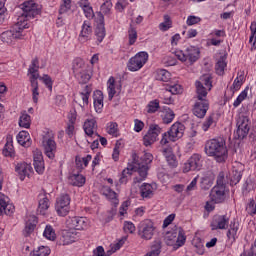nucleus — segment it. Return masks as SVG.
<instances>
[{
  "instance_id": "obj_26",
  "label": "nucleus",
  "mask_w": 256,
  "mask_h": 256,
  "mask_svg": "<svg viewBox=\"0 0 256 256\" xmlns=\"http://www.w3.org/2000/svg\"><path fill=\"white\" fill-rule=\"evenodd\" d=\"M50 206L51 202L49 201V198H47L45 194H41L39 196L37 212L40 213V215H45Z\"/></svg>"
},
{
  "instance_id": "obj_33",
  "label": "nucleus",
  "mask_w": 256,
  "mask_h": 256,
  "mask_svg": "<svg viewBox=\"0 0 256 256\" xmlns=\"http://www.w3.org/2000/svg\"><path fill=\"white\" fill-rule=\"evenodd\" d=\"M17 142L22 147H31V136L27 131H20L16 137Z\"/></svg>"
},
{
  "instance_id": "obj_64",
  "label": "nucleus",
  "mask_w": 256,
  "mask_h": 256,
  "mask_svg": "<svg viewBox=\"0 0 256 256\" xmlns=\"http://www.w3.org/2000/svg\"><path fill=\"white\" fill-rule=\"evenodd\" d=\"M213 185V181L209 179V177H203L201 180L202 189H209Z\"/></svg>"
},
{
  "instance_id": "obj_15",
  "label": "nucleus",
  "mask_w": 256,
  "mask_h": 256,
  "mask_svg": "<svg viewBox=\"0 0 256 256\" xmlns=\"http://www.w3.org/2000/svg\"><path fill=\"white\" fill-rule=\"evenodd\" d=\"M162 129L157 124H151L146 135L143 137V145L145 147H151L161 135Z\"/></svg>"
},
{
  "instance_id": "obj_58",
  "label": "nucleus",
  "mask_w": 256,
  "mask_h": 256,
  "mask_svg": "<svg viewBox=\"0 0 256 256\" xmlns=\"http://www.w3.org/2000/svg\"><path fill=\"white\" fill-rule=\"evenodd\" d=\"M38 79L44 83L49 91H53V80L51 79V76L45 74L42 77L39 76Z\"/></svg>"
},
{
  "instance_id": "obj_13",
  "label": "nucleus",
  "mask_w": 256,
  "mask_h": 256,
  "mask_svg": "<svg viewBox=\"0 0 256 256\" xmlns=\"http://www.w3.org/2000/svg\"><path fill=\"white\" fill-rule=\"evenodd\" d=\"M138 235L141 239L149 241L155 235V224L151 220H144L139 225Z\"/></svg>"
},
{
  "instance_id": "obj_63",
  "label": "nucleus",
  "mask_w": 256,
  "mask_h": 256,
  "mask_svg": "<svg viewBox=\"0 0 256 256\" xmlns=\"http://www.w3.org/2000/svg\"><path fill=\"white\" fill-rule=\"evenodd\" d=\"M197 23H201V18L197 16H188L186 20V24L191 27L193 25H197Z\"/></svg>"
},
{
  "instance_id": "obj_25",
  "label": "nucleus",
  "mask_w": 256,
  "mask_h": 256,
  "mask_svg": "<svg viewBox=\"0 0 256 256\" xmlns=\"http://www.w3.org/2000/svg\"><path fill=\"white\" fill-rule=\"evenodd\" d=\"M162 153L171 169H175V167L179 165V163L177 162V157L175 156V154H173V150H171V148H164Z\"/></svg>"
},
{
  "instance_id": "obj_14",
  "label": "nucleus",
  "mask_w": 256,
  "mask_h": 256,
  "mask_svg": "<svg viewBox=\"0 0 256 256\" xmlns=\"http://www.w3.org/2000/svg\"><path fill=\"white\" fill-rule=\"evenodd\" d=\"M67 227L73 229L74 231H85L89 228V220L86 217H69L66 221Z\"/></svg>"
},
{
  "instance_id": "obj_11",
  "label": "nucleus",
  "mask_w": 256,
  "mask_h": 256,
  "mask_svg": "<svg viewBox=\"0 0 256 256\" xmlns=\"http://www.w3.org/2000/svg\"><path fill=\"white\" fill-rule=\"evenodd\" d=\"M71 197L69 194H62L56 199L55 209L59 217H67L71 210Z\"/></svg>"
},
{
  "instance_id": "obj_1",
  "label": "nucleus",
  "mask_w": 256,
  "mask_h": 256,
  "mask_svg": "<svg viewBox=\"0 0 256 256\" xmlns=\"http://www.w3.org/2000/svg\"><path fill=\"white\" fill-rule=\"evenodd\" d=\"M195 85L197 100L193 107V114L199 119H203L209 111V100H206V98L208 91H211L213 87L211 76L209 74L203 75L199 81H196Z\"/></svg>"
},
{
  "instance_id": "obj_29",
  "label": "nucleus",
  "mask_w": 256,
  "mask_h": 256,
  "mask_svg": "<svg viewBox=\"0 0 256 256\" xmlns=\"http://www.w3.org/2000/svg\"><path fill=\"white\" fill-rule=\"evenodd\" d=\"M93 99L96 113H101L103 111V92L101 90H96Z\"/></svg>"
},
{
  "instance_id": "obj_41",
  "label": "nucleus",
  "mask_w": 256,
  "mask_h": 256,
  "mask_svg": "<svg viewBox=\"0 0 256 256\" xmlns=\"http://www.w3.org/2000/svg\"><path fill=\"white\" fill-rule=\"evenodd\" d=\"M85 176L81 174H72L69 177V183L74 187H83L85 185Z\"/></svg>"
},
{
  "instance_id": "obj_9",
  "label": "nucleus",
  "mask_w": 256,
  "mask_h": 256,
  "mask_svg": "<svg viewBox=\"0 0 256 256\" xmlns=\"http://www.w3.org/2000/svg\"><path fill=\"white\" fill-rule=\"evenodd\" d=\"M164 241L166 245H169L174 249H179V247H183V245H185V242L187 241V236H185V231L179 228L178 233L166 232V234L164 235Z\"/></svg>"
},
{
  "instance_id": "obj_61",
  "label": "nucleus",
  "mask_w": 256,
  "mask_h": 256,
  "mask_svg": "<svg viewBox=\"0 0 256 256\" xmlns=\"http://www.w3.org/2000/svg\"><path fill=\"white\" fill-rule=\"evenodd\" d=\"M246 211H247L248 215H256L255 200H250V202L246 206Z\"/></svg>"
},
{
  "instance_id": "obj_62",
  "label": "nucleus",
  "mask_w": 256,
  "mask_h": 256,
  "mask_svg": "<svg viewBox=\"0 0 256 256\" xmlns=\"http://www.w3.org/2000/svg\"><path fill=\"white\" fill-rule=\"evenodd\" d=\"M123 230L126 233L132 234L135 231V224H133V222L125 221L124 226H123Z\"/></svg>"
},
{
  "instance_id": "obj_24",
  "label": "nucleus",
  "mask_w": 256,
  "mask_h": 256,
  "mask_svg": "<svg viewBox=\"0 0 256 256\" xmlns=\"http://www.w3.org/2000/svg\"><path fill=\"white\" fill-rule=\"evenodd\" d=\"M237 231H239V222L232 221L229 225V229H228V232H227L228 240H227L226 247L231 248L233 243L236 241Z\"/></svg>"
},
{
  "instance_id": "obj_30",
  "label": "nucleus",
  "mask_w": 256,
  "mask_h": 256,
  "mask_svg": "<svg viewBox=\"0 0 256 256\" xmlns=\"http://www.w3.org/2000/svg\"><path fill=\"white\" fill-rule=\"evenodd\" d=\"M136 171L137 172V167H135L134 164H129L127 166V168H125L122 173H121V177L119 179V183L121 184H126L127 181H129V177H131V175H133V172Z\"/></svg>"
},
{
  "instance_id": "obj_7",
  "label": "nucleus",
  "mask_w": 256,
  "mask_h": 256,
  "mask_svg": "<svg viewBox=\"0 0 256 256\" xmlns=\"http://www.w3.org/2000/svg\"><path fill=\"white\" fill-rule=\"evenodd\" d=\"M210 199L214 203H223L225 201V172H219L216 185L211 189Z\"/></svg>"
},
{
  "instance_id": "obj_12",
  "label": "nucleus",
  "mask_w": 256,
  "mask_h": 256,
  "mask_svg": "<svg viewBox=\"0 0 256 256\" xmlns=\"http://www.w3.org/2000/svg\"><path fill=\"white\" fill-rule=\"evenodd\" d=\"M149 61V54L147 52H138L135 56L129 59L127 67L129 71H139L143 69L145 63Z\"/></svg>"
},
{
  "instance_id": "obj_17",
  "label": "nucleus",
  "mask_w": 256,
  "mask_h": 256,
  "mask_svg": "<svg viewBox=\"0 0 256 256\" xmlns=\"http://www.w3.org/2000/svg\"><path fill=\"white\" fill-rule=\"evenodd\" d=\"M10 199L5 194L0 193V215H13L15 206L9 203Z\"/></svg>"
},
{
  "instance_id": "obj_54",
  "label": "nucleus",
  "mask_w": 256,
  "mask_h": 256,
  "mask_svg": "<svg viewBox=\"0 0 256 256\" xmlns=\"http://www.w3.org/2000/svg\"><path fill=\"white\" fill-rule=\"evenodd\" d=\"M128 39H129V45H135L137 41V29L133 27V25H130L128 29Z\"/></svg>"
},
{
  "instance_id": "obj_60",
  "label": "nucleus",
  "mask_w": 256,
  "mask_h": 256,
  "mask_svg": "<svg viewBox=\"0 0 256 256\" xmlns=\"http://www.w3.org/2000/svg\"><path fill=\"white\" fill-rule=\"evenodd\" d=\"M241 85H243V76L236 77L230 89L233 92L239 91V89H241Z\"/></svg>"
},
{
  "instance_id": "obj_28",
  "label": "nucleus",
  "mask_w": 256,
  "mask_h": 256,
  "mask_svg": "<svg viewBox=\"0 0 256 256\" xmlns=\"http://www.w3.org/2000/svg\"><path fill=\"white\" fill-rule=\"evenodd\" d=\"M161 119L164 125H169L175 119V112L171 108L164 107L161 112Z\"/></svg>"
},
{
  "instance_id": "obj_23",
  "label": "nucleus",
  "mask_w": 256,
  "mask_h": 256,
  "mask_svg": "<svg viewBox=\"0 0 256 256\" xmlns=\"http://www.w3.org/2000/svg\"><path fill=\"white\" fill-rule=\"evenodd\" d=\"M77 239H79V233L70 228L69 230H64L62 232L60 242L62 245H71V243H75Z\"/></svg>"
},
{
  "instance_id": "obj_52",
  "label": "nucleus",
  "mask_w": 256,
  "mask_h": 256,
  "mask_svg": "<svg viewBox=\"0 0 256 256\" xmlns=\"http://www.w3.org/2000/svg\"><path fill=\"white\" fill-rule=\"evenodd\" d=\"M241 171L239 170H232V172L229 175L230 185H237L239 181H241Z\"/></svg>"
},
{
  "instance_id": "obj_56",
  "label": "nucleus",
  "mask_w": 256,
  "mask_h": 256,
  "mask_svg": "<svg viewBox=\"0 0 256 256\" xmlns=\"http://www.w3.org/2000/svg\"><path fill=\"white\" fill-rule=\"evenodd\" d=\"M249 93V88L244 89L236 98V100L234 101L233 105L234 107H239V105H241V103H243V101H245V99H247V95Z\"/></svg>"
},
{
  "instance_id": "obj_20",
  "label": "nucleus",
  "mask_w": 256,
  "mask_h": 256,
  "mask_svg": "<svg viewBox=\"0 0 256 256\" xmlns=\"http://www.w3.org/2000/svg\"><path fill=\"white\" fill-rule=\"evenodd\" d=\"M93 35V28L91 27L90 21H84L80 34L78 36L79 43H87Z\"/></svg>"
},
{
  "instance_id": "obj_38",
  "label": "nucleus",
  "mask_w": 256,
  "mask_h": 256,
  "mask_svg": "<svg viewBox=\"0 0 256 256\" xmlns=\"http://www.w3.org/2000/svg\"><path fill=\"white\" fill-rule=\"evenodd\" d=\"M166 93H171L172 95H181L183 93V86L175 82H169L166 84Z\"/></svg>"
},
{
  "instance_id": "obj_42",
  "label": "nucleus",
  "mask_w": 256,
  "mask_h": 256,
  "mask_svg": "<svg viewBox=\"0 0 256 256\" xmlns=\"http://www.w3.org/2000/svg\"><path fill=\"white\" fill-rule=\"evenodd\" d=\"M14 152V147H13V136L8 135L6 138V144L3 149V154L5 157H12Z\"/></svg>"
},
{
  "instance_id": "obj_46",
  "label": "nucleus",
  "mask_w": 256,
  "mask_h": 256,
  "mask_svg": "<svg viewBox=\"0 0 256 256\" xmlns=\"http://www.w3.org/2000/svg\"><path fill=\"white\" fill-rule=\"evenodd\" d=\"M107 91H108V98L111 101L115 94L117 93L116 87H115V78L110 77L107 82Z\"/></svg>"
},
{
  "instance_id": "obj_39",
  "label": "nucleus",
  "mask_w": 256,
  "mask_h": 256,
  "mask_svg": "<svg viewBox=\"0 0 256 256\" xmlns=\"http://www.w3.org/2000/svg\"><path fill=\"white\" fill-rule=\"evenodd\" d=\"M72 69L74 75H79V73L87 70V66L85 65V61H83V59L77 58L73 62Z\"/></svg>"
},
{
  "instance_id": "obj_37",
  "label": "nucleus",
  "mask_w": 256,
  "mask_h": 256,
  "mask_svg": "<svg viewBox=\"0 0 256 256\" xmlns=\"http://www.w3.org/2000/svg\"><path fill=\"white\" fill-rule=\"evenodd\" d=\"M102 194L104 197L108 198L114 205H119V200L117 199V193L109 188V186L102 187Z\"/></svg>"
},
{
  "instance_id": "obj_19",
  "label": "nucleus",
  "mask_w": 256,
  "mask_h": 256,
  "mask_svg": "<svg viewBox=\"0 0 256 256\" xmlns=\"http://www.w3.org/2000/svg\"><path fill=\"white\" fill-rule=\"evenodd\" d=\"M105 18L101 12L97 13L96 23L97 27L95 30V35L97 37L98 43H101L103 39H105V24H104Z\"/></svg>"
},
{
  "instance_id": "obj_59",
  "label": "nucleus",
  "mask_w": 256,
  "mask_h": 256,
  "mask_svg": "<svg viewBox=\"0 0 256 256\" xmlns=\"http://www.w3.org/2000/svg\"><path fill=\"white\" fill-rule=\"evenodd\" d=\"M159 111V101L154 100L147 105V113H157Z\"/></svg>"
},
{
  "instance_id": "obj_2",
  "label": "nucleus",
  "mask_w": 256,
  "mask_h": 256,
  "mask_svg": "<svg viewBox=\"0 0 256 256\" xmlns=\"http://www.w3.org/2000/svg\"><path fill=\"white\" fill-rule=\"evenodd\" d=\"M204 151L208 157H214L217 163L225 161V140L210 139L206 142Z\"/></svg>"
},
{
  "instance_id": "obj_21",
  "label": "nucleus",
  "mask_w": 256,
  "mask_h": 256,
  "mask_svg": "<svg viewBox=\"0 0 256 256\" xmlns=\"http://www.w3.org/2000/svg\"><path fill=\"white\" fill-rule=\"evenodd\" d=\"M15 171L18 174L19 179L25 181V177H29V175L33 173V167L26 162H20L16 165Z\"/></svg>"
},
{
  "instance_id": "obj_6",
  "label": "nucleus",
  "mask_w": 256,
  "mask_h": 256,
  "mask_svg": "<svg viewBox=\"0 0 256 256\" xmlns=\"http://www.w3.org/2000/svg\"><path fill=\"white\" fill-rule=\"evenodd\" d=\"M175 57L182 63H187L188 65H193L196 61H199L201 57V50L195 46H190L183 50H176L174 52Z\"/></svg>"
},
{
  "instance_id": "obj_49",
  "label": "nucleus",
  "mask_w": 256,
  "mask_h": 256,
  "mask_svg": "<svg viewBox=\"0 0 256 256\" xmlns=\"http://www.w3.org/2000/svg\"><path fill=\"white\" fill-rule=\"evenodd\" d=\"M173 27V21L169 15H164V21L159 24V30L162 32L169 31Z\"/></svg>"
},
{
  "instance_id": "obj_50",
  "label": "nucleus",
  "mask_w": 256,
  "mask_h": 256,
  "mask_svg": "<svg viewBox=\"0 0 256 256\" xmlns=\"http://www.w3.org/2000/svg\"><path fill=\"white\" fill-rule=\"evenodd\" d=\"M107 134L112 135V137H119V125L117 122H110L106 128Z\"/></svg>"
},
{
  "instance_id": "obj_5",
  "label": "nucleus",
  "mask_w": 256,
  "mask_h": 256,
  "mask_svg": "<svg viewBox=\"0 0 256 256\" xmlns=\"http://www.w3.org/2000/svg\"><path fill=\"white\" fill-rule=\"evenodd\" d=\"M25 27V24L17 22L10 30L1 33L0 40L7 45H15L17 41L25 39V33L23 32L24 29H27Z\"/></svg>"
},
{
  "instance_id": "obj_27",
  "label": "nucleus",
  "mask_w": 256,
  "mask_h": 256,
  "mask_svg": "<svg viewBox=\"0 0 256 256\" xmlns=\"http://www.w3.org/2000/svg\"><path fill=\"white\" fill-rule=\"evenodd\" d=\"M91 91H93V89L91 88V86L86 85L84 90L80 93L78 102L80 107H87V105H89V97L91 96Z\"/></svg>"
},
{
  "instance_id": "obj_31",
  "label": "nucleus",
  "mask_w": 256,
  "mask_h": 256,
  "mask_svg": "<svg viewBox=\"0 0 256 256\" xmlns=\"http://www.w3.org/2000/svg\"><path fill=\"white\" fill-rule=\"evenodd\" d=\"M29 79H39V58H34L28 69Z\"/></svg>"
},
{
  "instance_id": "obj_16",
  "label": "nucleus",
  "mask_w": 256,
  "mask_h": 256,
  "mask_svg": "<svg viewBox=\"0 0 256 256\" xmlns=\"http://www.w3.org/2000/svg\"><path fill=\"white\" fill-rule=\"evenodd\" d=\"M203 167V159L200 154H193L186 163H184L183 173L189 171H201Z\"/></svg>"
},
{
  "instance_id": "obj_8",
  "label": "nucleus",
  "mask_w": 256,
  "mask_h": 256,
  "mask_svg": "<svg viewBox=\"0 0 256 256\" xmlns=\"http://www.w3.org/2000/svg\"><path fill=\"white\" fill-rule=\"evenodd\" d=\"M184 133L185 125H183V123L181 122H176L170 127L169 131L163 134L160 144L167 145L169 141H178V139H181V137H183Z\"/></svg>"
},
{
  "instance_id": "obj_36",
  "label": "nucleus",
  "mask_w": 256,
  "mask_h": 256,
  "mask_svg": "<svg viewBox=\"0 0 256 256\" xmlns=\"http://www.w3.org/2000/svg\"><path fill=\"white\" fill-rule=\"evenodd\" d=\"M211 229H212V231H215L217 229H225V215L214 216L213 220L211 222Z\"/></svg>"
},
{
  "instance_id": "obj_34",
  "label": "nucleus",
  "mask_w": 256,
  "mask_h": 256,
  "mask_svg": "<svg viewBox=\"0 0 256 256\" xmlns=\"http://www.w3.org/2000/svg\"><path fill=\"white\" fill-rule=\"evenodd\" d=\"M156 81H162L163 83H171V73L165 69H159L155 72Z\"/></svg>"
},
{
  "instance_id": "obj_40",
  "label": "nucleus",
  "mask_w": 256,
  "mask_h": 256,
  "mask_svg": "<svg viewBox=\"0 0 256 256\" xmlns=\"http://www.w3.org/2000/svg\"><path fill=\"white\" fill-rule=\"evenodd\" d=\"M140 195L143 199H151L153 197V186L148 183H144L140 186Z\"/></svg>"
},
{
  "instance_id": "obj_3",
  "label": "nucleus",
  "mask_w": 256,
  "mask_h": 256,
  "mask_svg": "<svg viewBox=\"0 0 256 256\" xmlns=\"http://www.w3.org/2000/svg\"><path fill=\"white\" fill-rule=\"evenodd\" d=\"M20 9L23 11L22 15L18 17V23L26 25L25 28L29 29L30 19H35L39 13H41V8L39 4L35 3L33 0H28L20 5Z\"/></svg>"
},
{
  "instance_id": "obj_10",
  "label": "nucleus",
  "mask_w": 256,
  "mask_h": 256,
  "mask_svg": "<svg viewBox=\"0 0 256 256\" xmlns=\"http://www.w3.org/2000/svg\"><path fill=\"white\" fill-rule=\"evenodd\" d=\"M251 121L245 114H239L237 119V130L235 132V139H245L249 134Z\"/></svg>"
},
{
  "instance_id": "obj_35",
  "label": "nucleus",
  "mask_w": 256,
  "mask_h": 256,
  "mask_svg": "<svg viewBox=\"0 0 256 256\" xmlns=\"http://www.w3.org/2000/svg\"><path fill=\"white\" fill-rule=\"evenodd\" d=\"M70 9H71V0H62V4L60 5V9H59L60 16L58 17L57 25H63V21H61L63 19V16L61 15H65V13H67Z\"/></svg>"
},
{
  "instance_id": "obj_47",
  "label": "nucleus",
  "mask_w": 256,
  "mask_h": 256,
  "mask_svg": "<svg viewBox=\"0 0 256 256\" xmlns=\"http://www.w3.org/2000/svg\"><path fill=\"white\" fill-rule=\"evenodd\" d=\"M43 237H45V239H48L49 241H55V239H57V234L55 233V229H53V226L46 225L43 232Z\"/></svg>"
},
{
  "instance_id": "obj_18",
  "label": "nucleus",
  "mask_w": 256,
  "mask_h": 256,
  "mask_svg": "<svg viewBox=\"0 0 256 256\" xmlns=\"http://www.w3.org/2000/svg\"><path fill=\"white\" fill-rule=\"evenodd\" d=\"M83 129L87 137H97V139H99V134L97 133V120L95 118L86 119Z\"/></svg>"
},
{
  "instance_id": "obj_55",
  "label": "nucleus",
  "mask_w": 256,
  "mask_h": 256,
  "mask_svg": "<svg viewBox=\"0 0 256 256\" xmlns=\"http://www.w3.org/2000/svg\"><path fill=\"white\" fill-rule=\"evenodd\" d=\"M51 253V249L47 246H40L37 250L32 252V256H48Z\"/></svg>"
},
{
  "instance_id": "obj_45",
  "label": "nucleus",
  "mask_w": 256,
  "mask_h": 256,
  "mask_svg": "<svg viewBox=\"0 0 256 256\" xmlns=\"http://www.w3.org/2000/svg\"><path fill=\"white\" fill-rule=\"evenodd\" d=\"M251 35L249 38V45L251 51L256 50V22H252L250 26Z\"/></svg>"
},
{
  "instance_id": "obj_43",
  "label": "nucleus",
  "mask_w": 256,
  "mask_h": 256,
  "mask_svg": "<svg viewBox=\"0 0 256 256\" xmlns=\"http://www.w3.org/2000/svg\"><path fill=\"white\" fill-rule=\"evenodd\" d=\"M93 159L91 155H87L86 157H76V167L79 171H83L85 167L89 165V162Z\"/></svg>"
},
{
  "instance_id": "obj_51",
  "label": "nucleus",
  "mask_w": 256,
  "mask_h": 256,
  "mask_svg": "<svg viewBox=\"0 0 256 256\" xmlns=\"http://www.w3.org/2000/svg\"><path fill=\"white\" fill-rule=\"evenodd\" d=\"M215 71L217 75H225V56H221L215 65Z\"/></svg>"
},
{
  "instance_id": "obj_32",
  "label": "nucleus",
  "mask_w": 256,
  "mask_h": 256,
  "mask_svg": "<svg viewBox=\"0 0 256 256\" xmlns=\"http://www.w3.org/2000/svg\"><path fill=\"white\" fill-rule=\"evenodd\" d=\"M37 79L29 78L33 103H39V82Z\"/></svg>"
},
{
  "instance_id": "obj_48",
  "label": "nucleus",
  "mask_w": 256,
  "mask_h": 256,
  "mask_svg": "<svg viewBox=\"0 0 256 256\" xmlns=\"http://www.w3.org/2000/svg\"><path fill=\"white\" fill-rule=\"evenodd\" d=\"M19 125L21 127H24V129H29L31 127V116L27 114V112H22L20 119H19Z\"/></svg>"
},
{
  "instance_id": "obj_4",
  "label": "nucleus",
  "mask_w": 256,
  "mask_h": 256,
  "mask_svg": "<svg viewBox=\"0 0 256 256\" xmlns=\"http://www.w3.org/2000/svg\"><path fill=\"white\" fill-rule=\"evenodd\" d=\"M153 162V154L149 152H144L143 155L140 156V160L134 158L133 165L137 169V173L139 176L134 178V183H141L147 179V171H149V164Z\"/></svg>"
},
{
  "instance_id": "obj_57",
  "label": "nucleus",
  "mask_w": 256,
  "mask_h": 256,
  "mask_svg": "<svg viewBox=\"0 0 256 256\" xmlns=\"http://www.w3.org/2000/svg\"><path fill=\"white\" fill-rule=\"evenodd\" d=\"M161 247V240H155L149 253L153 256H159L161 254Z\"/></svg>"
},
{
  "instance_id": "obj_22",
  "label": "nucleus",
  "mask_w": 256,
  "mask_h": 256,
  "mask_svg": "<svg viewBox=\"0 0 256 256\" xmlns=\"http://www.w3.org/2000/svg\"><path fill=\"white\" fill-rule=\"evenodd\" d=\"M45 155L48 159L55 158V152L57 151V143L53 138H45L43 141Z\"/></svg>"
},
{
  "instance_id": "obj_44",
  "label": "nucleus",
  "mask_w": 256,
  "mask_h": 256,
  "mask_svg": "<svg viewBox=\"0 0 256 256\" xmlns=\"http://www.w3.org/2000/svg\"><path fill=\"white\" fill-rule=\"evenodd\" d=\"M80 6L82 7L84 15L87 17V19H93V17H95V13L93 12V8L89 5V1L81 0Z\"/></svg>"
},
{
  "instance_id": "obj_53",
  "label": "nucleus",
  "mask_w": 256,
  "mask_h": 256,
  "mask_svg": "<svg viewBox=\"0 0 256 256\" xmlns=\"http://www.w3.org/2000/svg\"><path fill=\"white\" fill-rule=\"evenodd\" d=\"M75 77L78 79L80 83H89L91 80V73L86 70L76 74Z\"/></svg>"
}]
</instances>
